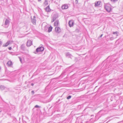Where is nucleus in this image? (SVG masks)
<instances>
[{"label":"nucleus","mask_w":123,"mask_h":123,"mask_svg":"<svg viewBox=\"0 0 123 123\" xmlns=\"http://www.w3.org/2000/svg\"><path fill=\"white\" fill-rule=\"evenodd\" d=\"M55 31L56 32L59 33L61 31V29L59 27H56L55 28Z\"/></svg>","instance_id":"nucleus-6"},{"label":"nucleus","mask_w":123,"mask_h":123,"mask_svg":"<svg viewBox=\"0 0 123 123\" xmlns=\"http://www.w3.org/2000/svg\"><path fill=\"white\" fill-rule=\"evenodd\" d=\"M8 49L9 50H11L12 49V48L11 47H9L8 48Z\"/></svg>","instance_id":"nucleus-27"},{"label":"nucleus","mask_w":123,"mask_h":123,"mask_svg":"<svg viewBox=\"0 0 123 123\" xmlns=\"http://www.w3.org/2000/svg\"><path fill=\"white\" fill-rule=\"evenodd\" d=\"M7 64L9 67H11L12 64V62L11 61H9L7 63Z\"/></svg>","instance_id":"nucleus-10"},{"label":"nucleus","mask_w":123,"mask_h":123,"mask_svg":"<svg viewBox=\"0 0 123 123\" xmlns=\"http://www.w3.org/2000/svg\"><path fill=\"white\" fill-rule=\"evenodd\" d=\"M118 32L117 31L114 32H113V34H115L116 35V36H118Z\"/></svg>","instance_id":"nucleus-19"},{"label":"nucleus","mask_w":123,"mask_h":123,"mask_svg":"<svg viewBox=\"0 0 123 123\" xmlns=\"http://www.w3.org/2000/svg\"><path fill=\"white\" fill-rule=\"evenodd\" d=\"M51 100H49L48 101H47V102H49Z\"/></svg>","instance_id":"nucleus-32"},{"label":"nucleus","mask_w":123,"mask_h":123,"mask_svg":"<svg viewBox=\"0 0 123 123\" xmlns=\"http://www.w3.org/2000/svg\"><path fill=\"white\" fill-rule=\"evenodd\" d=\"M68 6L67 4H65L63 5L62 6V8L63 9H67L68 8Z\"/></svg>","instance_id":"nucleus-8"},{"label":"nucleus","mask_w":123,"mask_h":123,"mask_svg":"<svg viewBox=\"0 0 123 123\" xmlns=\"http://www.w3.org/2000/svg\"><path fill=\"white\" fill-rule=\"evenodd\" d=\"M1 112V111H0V112Z\"/></svg>","instance_id":"nucleus-36"},{"label":"nucleus","mask_w":123,"mask_h":123,"mask_svg":"<svg viewBox=\"0 0 123 123\" xmlns=\"http://www.w3.org/2000/svg\"><path fill=\"white\" fill-rule=\"evenodd\" d=\"M103 34H102L100 36V37H102V36H103Z\"/></svg>","instance_id":"nucleus-29"},{"label":"nucleus","mask_w":123,"mask_h":123,"mask_svg":"<svg viewBox=\"0 0 123 123\" xmlns=\"http://www.w3.org/2000/svg\"><path fill=\"white\" fill-rule=\"evenodd\" d=\"M58 17V15L56 14H54L52 19L51 22H53Z\"/></svg>","instance_id":"nucleus-3"},{"label":"nucleus","mask_w":123,"mask_h":123,"mask_svg":"<svg viewBox=\"0 0 123 123\" xmlns=\"http://www.w3.org/2000/svg\"><path fill=\"white\" fill-rule=\"evenodd\" d=\"M71 97V96L69 95L67 97V99H68L70 98Z\"/></svg>","instance_id":"nucleus-20"},{"label":"nucleus","mask_w":123,"mask_h":123,"mask_svg":"<svg viewBox=\"0 0 123 123\" xmlns=\"http://www.w3.org/2000/svg\"><path fill=\"white\" fill-rule=\"evenodd\" d=\"M3 1H4L6 3L7 2V0H2L1 1V3H3Z\"/></svg>","instance_id":"nucleus-21"},{"label":"nucleus","mask_w":123,"mask_h":123,"mask_svg":"<svg viewBox=\"0 0 123 123\" xmlns=\"http://www.w3.org/2000/svg\"><path fill=\"white\" fill-rule=\"evenodd\" d=\"M52 29V27L51 26H50L48 28V32H49L51 31Z\"/></svg>","instance_id":"nucleus-16"},{"label":"nucleus","mask_w":123,"mask_h":123,"mask_svg":"<svg viewBox=\"0 0 123 123\" xmlns=\"http://www.w3.org/2000/svg\"><path fill=\"white\" fill-rule=\"evenodd\" d=\"M32 42L31 41L28 40L27 42V45L28 47L30 46L32 44Z\"/></svg>","instance_id":"nucleus-7"},{"label":"nucleus","mask_w":123,"mask_h":123,"mask_svg":"<svg viewBox=\"0 0 123 123\" xmlns=\"http://www.w3.org/2000/svg\"><path fill=\"white\" fill-rule=\"evenodd\" d=\"M74 22L73 20H72L69 21L68 22L69 26L70 27H72L74 25Z\"/></svg>","instance_id":"nucleus-5"},{"label":"nucleus","mask_w":123,"mask_h":123,"mask_svg":"<svg viewBox=\"0 0 123 123\" xmlns=\"http://www.w3.org/2000/svg\"><path fill=\"white\" fill-rule=\"evenodd\" d=\"M31 92L33 94H34V91H32Z\"/></svg>","instance_id":"nucleus-26"},{"label":"nucleus","mask_w":123,"mask_h":123,"mask_svg":"<svg viewBox=\"0 0 123 123\" xmlns=\"http://www.w3.org/2000/svg\"><path fill=\"white\" fill-rule=\"evenodd\" d=\"M1 67L0 66V70H1Z\"/></svg>","instance_id":"nucleus-34"},{"label":"nucleus","mask_w":123,"mask_h":123,"mask_svg":"<svg viewBox=\"0 0 123 123\" xmlns=\"http://www.w3.org/2000/svg\"><path fill=\"white\" fill-rule=\"evenodd\" d=\"M35 107L36 108H38L40 107V106L37 105H35Z\"/></svg>","instance_id":"nucleus-22"},{"label":"nucleus","mask_w":123,"mask_h":123,"mask_svg":"<svg viewBox=\"0 0 123 123\" xmlns=\"http://www.w3.org/2000/svg\"><path fill=\"white\" fill-rule=\"evenodd\" d=\"M59 23V21L57 20H56L55 22L54 23V25L55 26H57L58 25V24Z\"/></svg>","instance_id":"nucleus-13"},{"label":"nucleus","mask_w":123,"mask_h":123,"mask_svg":"<svg viewBox=\"0 0 123 123\" xmlns=\"http://www.w3.org/2000/svg\"><path fill=\"white\" fill-rule=\"evenodd\" d=\"M44 50V48L43 47H41L37 48L36 50V52H41L43 51Z\"/></svg>","instance_id":"nucleus-2"},{"label":"nucleus","mask_w":123,"mask_h":123,"mask_svg":"<svg viewBox=\"0 0 123 123\" xmlns=\"http://www.w3.org/2000/svg\"><path fill=\"white\" fill-rule=\"evenodd\" d=\"M46 10L47 12H49L50 11V9L48 7H47L46 8Z\"/></svg>","instance_id":"nucleus-18"},{"label":"nucleus","mask_w":123,"mask_h":123,"mask_svg":"<svg viewBox=\"0 0 123 123\" xmlns=\"http://www.w3.org/2000/svg\"><path fill=\"white\" fill-rule=\"evenodd\" d=\"M31 85L32 86H34V84L33 83H32L31 84Z\"/></svg>","instance_id":"nucleus-28"},{"label":"nucleus","mask_w":123,"mask_h":123,"mask_svg":"<svg viewBox=\"0 0 123 123\" xmlns=\"http://www.w3.org/2000/svg\"><path fill=\"white\" fill-rule=\"evenodd\" d=\"M20 48L21 49L23 50H24L25 48V44H23L21 45V46Z\"/></svg>","instance_id":"nucleus-14"},{"label":"nucleus","mask_w":123,"mask_h":123,"mask_svg":"<svg viewBox=\"0 0 123 123\" xmlns=\"http://www.w3.org/2000/svg\"><path fill=\"white\" fill-rule=\"evenodd\" d=\"M100 2L99 1H97L95 3V6H99L100 5Z\"/></svg>","instance_id":"nucleus-12"},{"label":"nucleus","mask_w":123,"mask_h":123,"mask_svg":"<svg viewBox=\"0 0 123 123\" xmlns=\"http://www.w3.org/2000/svg\"><path fill=\"white\" fill-rule=\"evenodd\" d=\"M6 88V87L3 85H1L0 86V88L1 89L3 90Z\"/></svg>","instance_id":"nucleus-15"},{"label":"nucleus","mask_w":123,"mask_h":123,"mask_svg":"<svg viewBox=\"0 0 123 123\" xmlns=\"http://www.w3.org/2000/svg\"><path fill=\"white\" fill-rule=\"evenodd\" d=\"M10 22L9 21L8 19H6L5 23V25H8Z\"/></svg>","instance_id":"nucleus-9"},{"label":"nucleus","mask_w":123,"mask_h":123,"mask_svg":"<svg viewBox=\"0 0 123 123\" xmlns=\"http://www.w3.org/2000/svg\"><path fill=\"white\" fill-rule=\"evenodd\" d=\"M118 0H111V1L113 2H115L116 1H117Z\"/></svg>","instance_id":"nucleus-23"},{"label":"nucleus","mask_w":123,"mask_h":123,"mask_svg":"<svg viewBox=\"0 0 123 123\" xmlns=\"http://www.w3.org/2000/svg\"><path fill=\"white\" fill-rule=\"evenodd\" d=\"M18 58H19V59L20 61L21 62V61H22L21 58V57H18Z\"/></svg>","instance_id":"nucleus-24"},{"label":"nucleus","mask_w":123,"mask_h":123,"mask_svg":"<svg viewBox=\"0 0 123 123\" xmlns=\"http://www.w3.org/2000/svg\"><path fill=\"white\" fill-rule=\"evenodd\" d=\"M105 7L106 10L108 12H110L111 10V6L109 5H106Z\"/></svg>","instance_id":"nucleus-1"},{"label":"nucleus","mask_w":123,"mask_h":123,"mask_svg":"<svg viewBox=\"0 0 123 123\" xmlns=\"http://www.w3.org/2000/svg\"><path fill=\"white\" fill-rule=\"evenodd\" d=\"M36 17L35 16H34L33 18V19L31 18V22L33 25H35L36 24Z\"/></svg>","instance_id":"nucleus-4"},{"label":"nucleus","mask_w":123,"mask_h":123,"mask_svg":"<svg viewBox=\"0 0 123 123\" xmlns=\"http://www.w3.org/2000/svg\"><path fill=\"white\" fill-rule=\"evenodd\" d=\"M41 0H38V1H41Z\"/></svg>","instance_id":"nucleus-33"},{"label":"nucleus","mask_w":123,"mask_h":123,"mask_svg":"<svg viewBox=\"0 0 123 123\" xmlns=\"http://www.w3.org/2000/svg\"><path fill=\"white\" fill-rule=\"evenodd\" d=\"M66 55L68 57L71 58L72 57V55L68 52L67 53H66Z\"/></svg>","instance_id":"nucleus-11"},{"label":"nucleus","mask_w":123,"mask_h":123,"mask_svg":"<svg viewBox=\"0 0 123 123\" xmlns=\"http://www.w3.org/2000/svg\"><path fill=\"white\" fill-rule=\"evenodd\" d=\"M113 37H111L110 38V39L111 40H112L113 39Z\"/></svg>","instance_id":"nucleus-30"},{"label":"nucleus","mask_w":123,"mask_h":123,"mask_svg":"<svg viewBox=\"0 0 123 123\" xmlns=\"http://www.w3.org/2000/svg\"><path fill=\"white\" fill-rule=\"evenodd\" d=\"M75 3L76 4H77L78 3V0H75Z\"/></svg>","instance_id":"nucleus-25"},{"label":"nucleus","mask_w":123,"mask_h":123,"mask_svg":"<svg viewBox=\"0 0 123 123\" xmlns=\"http://www.w3.org/2000/svg\"><path fill=\"white\" fill-rule=\"evenodd\" d=\"M10 44V42H7L5 44L3 45L4 47H6L8 46Z\"/></svg>","instance_id":"nucleus-17"},{"label":"nucleus","mask_w":123,"mask_h":123,"mask_svg":"<svg viewBox=\"0 0 123 123\" xmlns=\"http://www.w3.org/2000/svg\"><path fill=\"white\" fill-rule=\"evenodd\" d=\"M47 1H46V0L45 1V2H47Z\"/></svg>","instance_id":"nucleus-35"},{"label":"nucleus","mask_w":123,"mask_h":123,"mask_svg":"<svg viewBox=\"0 0 123 123\" xmlns=\"http://www.w3.org/2000/svg\"><path fill=\"white\" fill-rule=\"evenodd\" d=\"M1 41H0V45H1Z\"/></svg>","instance_id":"nucleus-31"}]
</instances>
